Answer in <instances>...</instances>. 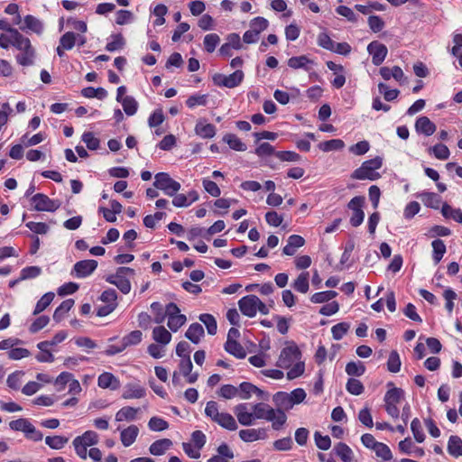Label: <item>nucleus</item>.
Segmentation results:
<instances>
[{
    "label": "nucleus",
    "instance_id": "obj_1",
    "mask_svg": "<svg viewBox=\"0 0 462 462\" xmlns=\"http://www.w3.org/2000/svg\"><path fill=\"white\" fill-rule=\"evenodd\" d=\"M253 412L249 411L247 403H240L234 408L240 424L250 426L254 423L255 420H265L272 421V428L279 430L286 423L287 416L281 410H274L271 406L263 402H258L253 407Z\"/></svg>",
    "mask_w": 462,
    "mask_h": 462
},
{
    "label": "nucleus",
    "instance_id": "obj_2",
    "mask_svg": "<svg viewBox=\"0 0 462 462\" xmlns=\"http://www.w3.org/2000/svg\"><path fill=\"white\" fill-rule=\"evenodd\" d=\"M301 352L295 343H290L280 354L277 361V366L284 369H290L287 373V378L290 380L300 376L305 370L304 362L300 360Z\"/></svg>",
    "mask_w": 462,
    "mask_h": 462
},
{
    "label": "nucleus",
    "instance_id": "obj_3",
    "mask_svg": "<svg viewBox=\"0 0 462 462\" xmlns=\"http://www.w3.org/2000/svg\"><path fill=\"white\" fill-rule=\"evenodd\" d=\"M382 165L383 160L379 156L365 161L358 169L353 171L351 178L354 180H375L381 177V175L377 172V170H379L382 167Z\"/></svg>",
    "mask_w": 462,
    "mask_h": 462
},
{
    "label": "nucleus",
    "instance_id": "obj_4",
    "mask_svg": "<svg viewBox=\"0 0 462 462\" xmlns=\"http://www.w3.org/2000/svg\"><path fill=\"white\" fill-rule=\"evenodd\" d=\"M205 414L226 430H236L237 429V424L234 417L226 412H219L217 403L214 401H210L207 403Z\"/></svg>",
    "mask_w": 462,
    "mask_h": 462
},
{
    "label": "nucleus",
    "instance_id": "obj_5",
    "mask_svg": "<svg viewBox=\"0 0 462 462\" xmlns=\"http://www.w3.org/2000/svg\"><path fill=\"white\" fill-rule=\"evenodd\" d=\"M241 312L249 318H253L259 311L263 315L269 313L268 307L255 295H247L238 301Z\"/></svg>",
    "mask_w": 462,
    "mask_h": 462
},
{
    "label": "nucleus",
    "instance_id": "obj_6",
    "mask_svg": "<svg viewBox=\"0 0 462 462\" xmlns=\"http://www.w3.org/2000/svg\"><path fill=\"white\" fill-rule=\"evenodd\" d=\"M134 274V270L129 267H119L115 273L106 276V281L116 285L123 293L127 294L131 291V283L127 276Z\"/></svg>",
    "mask_w": 462,
    "mask_h": 462
},
{
    "label": "nucleus",
    "instance_id": "obj_7",
    "mask_svg": "<svg viewBox=\"0 0 462 462\" xmlns=\"http://www.w3.org/2000/svg\"><path fill=\"white\" fill-rule=\"evenodd\" d=\"M97 443L98 435L93 430L84 432L81 436L75 438L72 442L77 455L82 459L88 457V448Z\"/></svg>",
    "mask_w": 462,
    "mask_h": 462
},
{
    "label": "nucleus",
    "instance_id": "obj_8",
    "mask_svg": "<svg viewBox=\"0 0 462 462\" xmlns=\"http://www.w3.org/2000/svg\"><path fill=\"white\" fill-rule=\"evenodd\" d=\"M17 43L18 44L15 49L21 51V53L16 56L17 63L21 66L33 65L36 57V51L32 45L29 38L23 36L21 38L20 42Z\"/></svg>",
    "mask_w": 462,
    "mask_h": 462
},
{
    "label": "nucleus",
    "instance_id": "obj_9",
    "mask_svg": "<svg viewBox=\"0 0 462 462\" xmlns=\"http://www.w3.org/2000/svg\"><path fill=\"white\" fill-rule=\"evenodd\" d=\"M154 179L153 186L167 196L173 197L180 189V184L166 172L157 173Z\"/></svg>",
    "mask_w": 462,
    "mask_h": 462
},
{
    "label": "nucleus",
    "instance_id": "obj_10",
    "mask_svg": "<svg viewBox=\"0 0 462 462\" xmlns=\"http://www.w3.org/2000/svg\"><path fill=\"white\" fill-rule=\"evenodd\" d=\"M244 79V72L240 69L236 70L230 75L217 73L213 76V82L218 87L233 88L237 87Z\"/></svg>",
    "mask_w": 462,
    "mask_h": 462
},
{
    "label": "nucleus",
    "instance_id": "obj_11",
    "mask_svg": "<svg viewBox=\"0 0 462 462\" xmlns=\"http://www.w3.org/2000/svg\"><path fill=\"white\" fill-rule=\"evenodd\" d=\"M32 202L34 204L33 208L37 211L54 212L61 205L60 200L51 199L48 196L42 193H37L32 198Z\"/></svg>",
    "mask_w": 462,
    "mask_h": 462
},
{
    "label": "nucleus",
    "instance_id": "obj_12",
    "mask_svg": "<svg viewBox=\"0 0 462 462\" xmlns=\"http://www.w3.org/2000/svg\"><path fill=\"white\" fill-rule=\"evenodd\" d=\"M367 51L372 55V61L376 66L384 60L388 52L386 46L376 41L368 44Z\"/></svg>",
    "mask_w": 462,
    "mask_h": 462
},
{
    "label": "nucleus",
    "instance_id": "obj_13",
    "mask_svg": "<svg viewBox=\"0 0 462 462\" xmlns=\"http://www.w3.org/2000/svg\"><path fill=\"white\" fill-rule=\"evenodd\" d=\"M146 395V390L138 383H128L124 386L122 398L125 400L141 399Z\"/></svg>",
    "mask_w": 462,
    "mask_h": 462
},
{
    "label": "nucleus",
    "instance_id": "obj_14",
    "mask_svg": "<svg viewBox=\"0 0 462 462\" xmlns=\"http://www.w3.org/2000/svg\"><path fill=\"white\" fill-rule=\"evenodd\" d=\"M97 267L96 260H82L75 263L74 272L78 278H84L90 275Z\"/></svg>",
    "mask_w": 462,
    "mask_h": 462
},
{
    "label": "nucleus",
    "instance_id": "obj_15",
    "mask_svg": "<svg viewBox=\"0 0 462 462\" xmlns=\"http://www.w3.org/2000/svg\"><path fill=\"white\" fill-rule=\"evenodd\" d=\"M239 437L245 442H253L268 438L267 430L264 428L241 430Z\"/></svg>",
    "mask_w": 462,
    "mask_h": 462
},
{
    "label": "nucleus",
    "instance_id": "obj_16",
    "mask_svg": "<svg viewBox=\"0 0 462 462\" xmlns=\"http://www.w3.org/2000/svg\"><path fill=\"white\" fill-rule=\"evenodd\" d=\"M414 127L417 133L423 134L426 136L432 135L437 129L436 125L427 116L418 117Z\"/></svg>",
    "mask_w": 462,
    "mask_h": 462
},
{
    "label": "nucleus",
    "instance_id": "obj_17",
    "mask_svg": "<svg viewBox=\"0 0 462 462\" xmlns=\"http://www.w3.org/2000/svg\"><path fill=\"white\" fill-rule=\"evenodd\" d=\"M97 384L100 388L116 391L120 387V381L113 374L105 372L98 376Z\"/></svg>",
    "mask_w": 462,
    "mask_h": 462
},
{
    "label": "nucleus",
    "instance_id": "obj_18",
    "mask_svg": "<svg viewBox=\"0 0 462 462\" xmlns=\"http://www.w3.org/2000/svg\"><path fill=\"white\" fill-rule=\"evenodd\" d=\"M23 35L18 30H10L8 33L0 34V47L8 49L11 45L16 48L17 42H20Z\"/></svg>",
    "mask_w": 462,
    "mask_h": 462
},
{
    "label": "nucleus",
    "instance_id": "obj_19",
    "mask_svg": "<svg viewBox=\"0 0 462 462\" xmlns=\"http://www.w3.org/2000/svg\"><path fill=\"white\" fill-rule=\"evenodd\" d=\"M138 434V427L136 425H130L121 430L120 440L125 447H130L135 441Z\"/></svg>",
    "mask_w": 462,
    "mask_h": 462
},
{
    "label": "nucleus",
    "instance_id": "obj_20",
    "mask_svg": "<svg viewBox=\"0 0 462 462\" xmlns=\"http://www.w3.org/2000/svg\"><path fill=\"white\" fill-rule=\"evenodd\" d=\"M305 244V240L302 236L298 235H291L289 236L287 245L283 247V254L286 255H293L295 254L298 248L303 246Z\"/></svg>",
    "mask_w": 462,
    "mask_h": 462
},
{
    "label": "nucleus",
    "instance_id": "obj_21",
    "mask_svg": "<svg viewBox=\"0 0 462 462\" xmlns=\"http://www.w3.org/2000/svg\"><path fill=\"white\" fill-rule=\"evenodd\" d=\"M172 447L169 439H161L151 444L149 452L153 456H162Z\"/></svg>",
    "mask_w": 462,
    "mask_h": 462
},
{
    "label": "nucleus",
    "instance_id": "obj_22",
    "mask_svg": "<svg viewBox=\"0 0 462 462\" xmlns=\"http://www.w3.org/2000/svg\"><path fill=\"white\" fill-rule=\"evenodd\" d=\"M273 401L277 407L276 410H281L283 412L284 411H289L293 407L289 393L285 392L276 393L273 397Z\"/></svg>",
    "mask_w": 462,
    "mask_h": 462
},
{
    "label": "nucleus",
    "instance_id": "obj_23",
    "mask_svg": "<svg viewBox=\"0 0 462 462\" xmlns=\"http://www.w3.org/2000/svg\"><path fill=\"white\" fill-rule=\"evenodd\" d=\"M140 408L125 406L116 413L115 419L116 421H133L136 420Z\"/></svg>",
    "mask_w": 462,
    "mask_h": 462
},
{
    "label": "nucleus",
    "instance_id": "obj_24",
    "mask_svg": "<svg viewBox=\"0 0 462 462\" xmlns=\"http://www.w3.org/2000/svg\"><path fill=\"white\" fill-rule=\"evenodd\" d=\"M23 23L24 25L20 27V29L23 31L29 30L37 34H41L43 31L42 23L38 18L31 14H28L24 17Z\"/></svg>",
    "mask_w": 462,
    "mask_h": 462
},
{
    "label": "nucleus",
    "instance_id": "obj_25",
    "mask_svg": "<svg viewBox=\"0 0 462 462\" xmlns=\"http://www.w3.org/2000/svg\"><path fill=\"white\" fill-rule=\"evenodd\" d=\"M399 449L407 455L414 454L416 457H421L424 456V450L421 448L415 447L410 438L400 441Z\"/></svg>",
    "mask_w": 462,
    "mask_h": 462
},
{
    "label": "nucleus",
    "instance_id": "obj_26",
    "mask_svg": "<svg viewBox=\"0 0 462 462\" xmlns=\"http://www.w3.org/2000/svg\"><path fill=\"white\" fill-rule=\"evenodd\" d=\"M240 392L241 399L247 400L251 397L252 393H256L260 398H262L263 392L257 388L255 385L244 382L239 385L238 393Z\"/></svg>",
    "mask_w": 462,
    "mask_h": 462
},
{
    "label": "nucleus",
    "instance_id": "obj_27",
    "mask_svg": "<svg viewBox=\"0 0 462 462\" xmlns=\"http://www.w3.org/2000/svg\"><path fill=\"white\" fill-rule=\"evenodd\" d=\"M195 132L202 138H212L216 134V127L200 120L196 124Z\"/></svg>",
    "mask_w": 462,
    "mask_h": 462
},
{
    "label": "nucleus",
    "instance_id": "obj_28",
    "mask_svg": "<svg viewBox=\"0 0 462 462\" xmlns=\"http://www.w3.org/2000/svg\"><path fill=\"white\" fill-rule=\"evenodd\" d=\"M334 452L343 462H352L354 453L352 449L345 443L339 442L334 447Z\"/></svg>",
    "mask_w": 462,
    "mask_h": 462
},
{
    "label": "nucleus",
    "instance_id": "obj_29",
    "mask_svg": "<svg viewBox=\"0 0 462 462\" xmlns=\"http://www.w3.org/2000/svg\"><path fill=\"white\" fill-rule=\"evenodd\" d=\"M203 335V327L199 323L191 324L185 333V337L194 344H198Z\"/></svg>",
    "mask_w": 462,
    "mask_h": 462
},
{
    "label": "nucleus",
    "instance_id": "obj_30",
    "mask_svg": "<svg viewBox=\"0 0 462 462\" xmlns=\"http://www.w3.org/2000/svg\"><path fill=\"white\" fill-rule=\"evenodd\" d=\"M152 338L155 342L167 345L171 339V334L162 326L155 327L152 330Z\"/></svg>",
    "mask_w": 462,
    "mask_h": 462
},
{
    "label": "nucleus",
    "instance_id": "obj_31",
    "mask_svg": "<svg viewBox=\"0 0 462 462\" xmlns=\"http://www.w3.org/2000/svg\"><path fill=\"white\" fill-rule=\"evenodd\" d=\"M419 198L421 199V201L423 202V204L426 207L435 208V209L439 208L441 199L436 193L422 192L421 194L419 195Z\"/></svg>",
    "mask_w": 462,
    "mask_h": 462
},
{
    "label": "nucleus",
    "instance_id": "obj_32",
    "mask_svg": "<svg viewBox=\"0 0 462 462\" xmlns=\"http://www.w3.org/2000/svg\"><path fill=\"white\" fill-rule=\"evenodd\" d=\"M225 349L237 358H244L246 356L245 350L236 340H226Z\"/></svg>",
    "mask_w": 462,
    "mask_h": 462
},
{
    "label": "nucleus",
    "instance_id": "obj_33",
    "mask_svg": "<svg viewBox=\"0 0 462 462\" xmlns=\"http://www.w3.org/2000/svg\"><path fill=\"white\" fill-rule=\"evenodd\" d=\"M448 451L454 457L462 456V440L457 436H451L448 443Z\"/></svg>",
    "mask_w": 462,
    "mask_h": 462
},
{
    "label": "nucleus",
    "instance_id": "obj_34",
    "mask_svg": "<svg viewBox=\"0 0 462 462\" xmlns=\"http://www.w3.org/2000/svg\"><path fill=\"white\" fill-rule=\"evenodd\" d=\"M318 147L322 152H328L343 149L345 147V143L340 139H332L319 143Z\"/></svg>",
    "mask_w": 462,
    "mask_h": 462
},
{
    "label": "nucleus",
    "instance_id": "obj_35",
    "mask_svg": "<svg viewBox=\"0 0 462 462\" xmlns=\"http://www.w3.org/2000/svg\"><path fill=\"white\" fill-rule=\"evenodd\" d=\"M441 213L446 218H452L457 223H462V211L459 208H453L447 203L442 205Z\"/></svg>",
    "mask_w": 462,
    "mask_h": 462
},
{
    "label": "nucleus",
    "instance_id": "obj_36",
    "mask_svg": "<svg viewBox=\"0 0 462 462\" xmlns=\"http://www.w3.org/2000/svg\"><path fill=\"white\" fill-rule=\"evenodd\" d=\"M308 64H313V60H310L305 55L291 57L288 60V66L294 69H305L306 70H308Z\"/></svg>",
    "mask_w": 462,
    "mask_h": 462
},
{
    "label": "nucleus",
    "instance_id": "obj_37",
    "mask_svg": "<svg viewBox=\"0 0 462 462\" xmlns=\"http://www.w3.org/2000/svg\"><path fill=\"white\" fill-rule=\"evenodd\" d=\"M309 277L308 272L301 273L292 284L294 290L300 293H306L309 291Z\"/></svg>",
    "mask_w": 462,
    "mask_h": 462
},
{
    "label": "nucleus",
    "instance_id": "obj_38",
    "mask_svg": "<svg viewBox=\"0 0 462 462\" xmlns=\"http://www.w3.org/2000/svg\"><path fill=\"white\" fill-rule=\"evenodd\" d=\"M142 339L143 333L140 330H134L127 334L126 336H125L122 338L121 343L124 346V347L126 348L131 346L138 345L142 341Z\"/></svg>",
    "mask_w": 462,
    "mask_h": 462
},
{
    "label": "nucleus",
    "instance_id": "obj_39",
    "mask_svg": "<svg viewBox=\"0 0 462 462\" xmlns=\"http://www.w3.org/2000/svg\"><path fill=\"white\" fill-rule=\"evenodd\" d=\"M223 140L229 145L233 150L244 152L246 150V145L236 135L228 134H226Z\"/></svg>",
    "mask_w": 462,
    "mask_h": 462
},
{
    "label": "nucleus",
    "instance_id": "obj_40",
    "mask_svg": "<svg viewBox=\"0 0 462 462\" xmlns=\"http://www.w3.org/2000/svg\"><path fill=\"white\" fill-rule=\"evenodd\" d=\"M74 305V300L72 299H68L61 302V304L55 310L53 314V319L56 321H60L63 316L70 310V309Z\"/></svg>",
    "mask_w": 462,
    "mask_h": 462
},
{
    "label": "nucleus",
    "instance_id": "obj_41",
    "mask_svg": "<svg viewBox=\"0 0 462 462\" xmlns=\"http://www.w3.org/2000/svg\"><path fill=\"white\" fill-rule=\"evenodd\" d=\"M119 103L122 104L124 111L127 116H134L136 113L138 103L133 97L125 96Z\"/></svg>",
    "mask_w": 462,
    "mask_h": 462
},
{
    "label": "nucleus",
    "instance_id": "obj_42",
    "mask_svg": "<svg viewBox=\"0 0 462 462\" xmlns=\"http://www.w3.org/2000/svg\"><path fill=\"white\" fill-rule=\"evenodd\" d=\"M433 248V260L435 263H439L446 253V245L440 239H436L431 243Z\"/></svg>",
    "mask_w": 462,
    "mask_h": 462
},
{
    "label": "nucleus",
    "instance_id": "obj_43",
    "mask_svg": "<svg viewBox=\"0 0 462 462\" xmlns=\"http://www.w3.org/2000/svg\"><path fill=\"white\" fill-rule=\"evenodd\" d=\"M429 152L432 153L439 160H447L450 155L448 146L443 143H438L430 147Z\"/></svg>",
    "mask_w": 462,
    "mask_h": 462
},
{
    "label": "nucleus",
    "instance_id": "obj_44",
    "mask_svg": "<svg viewBox=\"0 0 462 462\" xmlns=\"http://www.w3.org/2000/svg\"><path fill=\"white\" fill-rule=\"evenodd\" d=\"M54 296L53 292L45 293L36 303L33 315H38L42 312L51 303Z\"/></svg>",
    "mask_w": 462,
    "mask_h": 462
},
{
    "label": "nucleus",
    "instance_id": "obj_45",
    "mask_svg": "<svg viewBox=\"0 0 462 462\" xmlns=\"http://www.w3.org/2000/svg\"><path fill=\"white\" fill-rule=\"evenodd\" d=\"M403 397V392L400 388L392 387L389 389L384 396L385 403H399Z\"/></svg>",
    "mask_w": 462,
    "mask_h": 462
},
{
    "label": "nucleus",
    "instance_id": "obj_46",
    "mask_svg": "<svg viewBox=\"0 0 462 462\" xmlns=\"http://www.w3.org/2000/svg\"><path fill=\"white\" fill-rule=\"evenodd\" d=\"M69 441V439L63 436L46 437L45 443L53 449L62 448Z\"/></svg>",
    "mask_w": 462,
    "mask_h": 462
},
{
    "label": "nucleus",
    "instance_id": "obj_47",
    "mask_svg": "<svg viewBox=\"0 0 462 462\" xmlns=\"http://www.w3.org/2000/svg\"><path fill=\"white\" fill-rule=\"evenodd\" d=\"M111 39L112 41L107 42L106 46L107 51H115L124 48L125 41L121 33L113 34Z\"/></svg>",
    "mask_w": 462,
    "mask_h": 462
},
{
    "label": "nucleus",
    "instance_id": "obj_48",
    "mask_svg": "<svg viewBox=\"0 0 462 462\" xmlns=\"http://www.w3.org/2000/svg\"><path fill=\"white\" fill-rule=\"evenodd\" d=\"M68 335L65 331L58 332L51 340L42 341L37 344V347L39 349H42V347H51L56 346L67 338Z\"/></svg>",
    "mask_w": 462,
    "mask_h": 462
},
{
    "label": "nucleus",
    "instance_id": "obj_49",
    "mask_svg": "<svg viewBox=\"0 0 462 462\" xmlns=\"http://www.w3.org/2000/svg\"><path fill=\"white\" fill-rule=\"evenodd\" d=\"M199 320L206 326L209 335H215L217 333V321L212 315L201 314L199 316Z\"/></svg>",
    "mask_w": 462,
    "mask_h": 462
},
{
    "label": "nucleus",
    "instance_id": "obj_50",
    "mask_svg": "<svg viewBox=\"0 0 462 462\" xmlns=\"http://www.w3.org/2000/svg\"><path fill=\"white\" fill-rule=\"evenodd\" d=\"M401 368V359L397 351L393 350L388 357L387 369L391 373H397Z\"/></svg>",
    "mask_w": 462,
    "mask_h": 462
},
{
    "label": "nucleus",
    "instance_id": "obj_51",
    "mask_svg": "<svg viewBox=\"0 0 462 462\" xmlns=\"http://www.w3.org/2000/svg\"><path fill=\"white\" fill-rule=\"evenodd\" d=\"M365 367L362 362H349L346 366V372L348 375L361 376L364 374Z\"/></svg>",
    "mask_w": 462,
    "mask_h": 462
},
{
    "label": "nucleus",
    "instance_id": "obj_52",
    "mask_svg": "<svg viewBox=\"0 0 462 462\" xmlns=\"http://www.w3.org/2000/svg\"><path fill=\"white\" fill-rule=\"evenodd\" d=\"M411 430L417 442L421 443L424 441L425 435L422 430L421 423L418 418L412 420L411 423Z\"/></svg>",
    "mask_w": 462,
    "mask_h": 462
},
{
    "label": "nucleus",
    "instance_id": "obj_53",
    "mask_svg": "<svg viewBox=\"0 0 462 462\" xmlns=\"http://www.w3.org/2000/svg\"><path fill=\"white\" fill-rule=\"evenodd\" d=\"M337 295V293L335 291H321L314 293L311 296V301L313 303H323L329 301L333 298H335Z\"/></svg>",
    "mask_w": 462,
    "mask_h": 462
},
{
    "label": "nucleus",
    "instance_id": "obj_54",
    "mask_svg": "<svg viewBox=\"0 0 462 462\" xmlns=\"http://www.w3.org/2000/svg\"><path fill=\"white\" fill-rule=\"evenodd\" d=\"M378 90L383 96L386 101H393L397 98L400 94L398 89H390L384 83L378 84Z\"/></svg>",
    "mask_w": 462,
    "mask_h": 462
},
{
    "label": "nucleus",
    "instance_id": "obj_55",
    "mask_svg": "<svg viewBox=\"0 0 462 462\" xmlns=\"http://www.w3.org/2000/svg\"><path fill=\"white\" fill-rule=\"evenodd\" d=\"M268 21L263 17H255L250 22V29L256 32L258 35L266 30L268 27Z\"/></svg>",
    "mask_w": 462,
    "mask_h": 462
},
{
    "label": "nucleus",
    "instance_id": "obj_56",
    "mask_svg": "<svg viewBox=\"0 0 462 462\" xmlns=\"http://www.w3.org/2000/svg\"><path fill=\"white\" fill-rule=\"evenodd\" d=\"M186 320L187 319L185 315H175L174 317L172 316L168 319L167 325L171 331L176 332L180 327H182L186 323Z\"/></svg>",
    "mask_w": 462,
    "mask_h": 462
},
{
    "label": "nucleus",
    "instance_id": "obj_57",
    "mask_svg": "<svg viewBox=\"0 0 462 462\" xmlns=\"http://www.w3.org/2000/svg\"><path fill=\"white\" fill-rule=\"evenodd\" d=\"M77 42V35L72 32H68L64 33L60 39V43L62 45L63 49L65 50H71Z\"/></svg>",
    "mask_w": 462,
    "mask_h": 462
},
{
    "label": "nucleus",
    "instance_id": "obj_58",
    "mask_svg": "<svg viewBox=\"0 0 462 462\" xmlns=\"http://www.w3.org/2000/svg\"><path fill=\"white\" fill-rule=\"evenodd\" d=\"M350 328V325L346 322L338 323L332 327L331 333L335 340H340Z\"/></svg>",
    "mask_w": 462,
    "mask_h": 462
},
{
    "label": "nucleus",
    "instance_id": "obj_59",
    "mask_svg": "<svg viewBox=\"0 0 462 462\" xmlns=\"http://www.w3.org/2000/svg\"><path fill=\"white\" fill-rule=\"evenodd\" d=\"M220 38L216 33L207 34L204 38V46L208 52H213L219 43Z\"/></svg>",
    "mask_w": 462,
    "mask_h": 462
},
{
    "label": "nucleus",
    "instance_id": "obj_60",
    "mask_svg": "<svg viewBox=\"0 0 462 462\" xmlns=\"http://www.w3.org/2000/svg\"><path fill=\"white\" fill-rule=\"evenodd\" d=\"M150 430L153 431H162L168 429L169 424L166 420L159 417H152L148 422Z\"/></svg>",
    "mask_w": 462,
    "mask_h": 462
},
{
    "label": "nucleus",
    "instance_id": "obj_61",
    "mask_svg": "<svg viewBox=\"0 0 462 462\" xmlns=\"http://www.w3.org/2000/svg\"><path fill=\"white\" fill-rule=\"evenodd\" d=\"M316 446L322 450H328L331 447V440L328 436H322L319 431L314 434Z\"/></svg>",
    "mask_w": 462,
    "mask_h": 462
},
{
    "label": "nucleus",
    "instance_id": "obj_62",
    "mask_svg": "<svg viewBox=\"0 0 462 462\" xmlns=\"http://www.w3.org/2000/svg\"><path fill=\"white\" fill-rule=\"evenodd\" d=\"M275 156L282 162H300L301 157L295 152L282 151L275 152Z\"/></svg>",
    "mask_w": 462,
    "mask_h": 462
},
{
    "label": "nucleus",
    "instance_id": "obj_63",
    "mask_svg": "<svg viewBox=\"0 0 462 462\" xmlns=\"http://www.w3.org/2000/svg\"><path fill=\"white\" fill-rule=\"evenodd\" d=\"M346 390L354 395H360L364 392V385L359 380L351 378L346 383Z\"/></svg>",
    "mask_w": 462,
    "mask_h": 462
},
{
    "label": "nucleus",
    "instance_id": "obj_64",
    "mask_svg": "<svg viewBox=\"0 0 462 462\" xmlns=\"http://www.w3.org/2000/svg\"><path fill=\"white\" fill-rule=\"evenodd\" d=\"M373 450L375 452L377 457H380L384 460H390L392 458V452L390 448L382 442H378Z\"/></svg>",
    "mask_w": 462,
    "mask_h": 462
}]
</instances>
